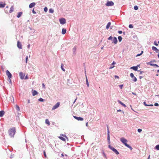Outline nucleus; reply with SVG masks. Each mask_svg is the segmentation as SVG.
<instances>
[{
    "label": "nucleus",
    "instance_id": "obj_1",
    "mask_svg": "<svg viewBox=\"0 0 159 159\" xmlns=\"http://www.w3.org/2000/svg\"><path fill=\"white\" fill-rule=\"evenodd\" d=\"M16 129L15 127H12L8 130L9 135L11 137H14L15 134L16 132Z\"/></svg>",
    "mask_w": 159,
    "mask_h": 159
},
{
    "label": "nucleus",
    "instance_id": "obj_2",
    "mask_svg": "<svg viewBox=\"0 0 159 159\" xmlns=\"http://www.w3.org/2000/svg\"><path fill=\"white\" fill-rule=\"evenodd\" d=\"M108 148L113 151L116 154L118 155L119 154V153L118 151L114 147H112L111 145H108Z\"/></svg>",
    "mask_w": 159,
    "mask_h": 159
},
{
    "label": "nucleus",
    "instance_id": "obj_3",
    "mask_svg": "<svg viewBox=\"0 0 159 159\" xmlns=\"http://www.w3.org/2000/svg\"><path fill=\"white\" fill-rule=\"evenodd\" d=\"M105 5L107 6H112L114 5V3L112 1H107Z\"/></svg>",
    "mask_w": 159,
    "mask_h": 159
},
{
    "label": "nucleus",
    "instance_id": "obj_4",
    "mask_svg": "<svg viewBox=\"0 0 159 159\" xmlns=\"http://www.w3.org/2000/svg\"><path fill=\"white\" fill-rule=\"evenodd\" d=\"M120 140L125 146L128 144L127 143V140L124 138H121L120 139Z\"/></svg>",
    "mask_w": 159,
    "mask_h": 159
},
{
    "label": "nucleus",
    "instance_id": "obj_5",
    "mask_svg": "<svg viewBox=\"0 0 159 159\" xmlns=\"http://www.w3.org/2000/svg\"><path fill=\"white\" fill-rule=\"evenodd\" d=\"M60 23L62 25H64L66 23V20L64 18H61L59 20Z\"/></svg>",
    "mask_w": 159,
    "mask_h": 159
},
{
    "label": "nucleus",
    "instance_id": "obj_6",
    "mask_svg": "<svg viewBox=\"0 0 159 159\" xmlns=\"http://www.w3.org/2000/svg\"><path fill=\"white\" fill-rule=\"evenodd\" d=\"M60 103L59 102H57L52 107V110H54L60 106Z\"/></svg>",
    "mask_w": 159,
    "mask_h": 159
},
{
    "label": "nucleus",
    "instance_id": "obj_7",
    "mask_svg": "<svg viewBox=\"0 0 159 159\" xmlns=\"http://www.w3.org/2000/svg\"><path fill=\"white\" fill-rule=\"evenodd\" d=\"M6 75L7 76L9 79H11L12 77V74L8 70H7L6 71Z\"/></svg>",
    "mask_w": 159,
    "mask_h": 159
},
{
    "label": "nucleus",
    "instance_id": "obj_8",
    "mask_svg": "<svg viewBox=\"0 0 159 159\" xmlns=\"http://www.w3.org/2000/svg\"><path fill=\"white\" fill-rule=\"evenodd\" d=\"M153 62V61H150L147 62L146 63L148 65H151V66H155L156 67H159V66L156 64H154L153 63H152Z\"/></svg>",
    "mask_w": 159,
    "mask_h": 159
},
{
    "label": "nucleus",
    "instance_id": "obj_9",
    "mask_svg": "<svg viewBox=\"0 0 159 159\" xmlns=\"http://www.w3.org/2000/svg\"><path fill=\"white\" fill-rule=\"evenodd\" d=\"M107 141L110 140V131L109 129V128L108 125H107Z\"/></svg>",
    "mask_w": 159,
    "mask_h": 159
},
{
    "label": "nucleus",
    "instance_id": "obj_10",
    "mask_svg": "<svg viewBox=\"0 0 159 159\" xmlns=\"http://www.w3.org/2000/svg\"><path fill=\"white\" fill-rule=\"evenodd\" d=\"M118 41L116 37H114L112 40V43L115 44H116L117 43Z\"/></svg>",
    "mask_w": 159,
    "mask_h": 159
},
{
    "label": "nucleus",
    "instance_id": "obj_11",
    "mask_svg": "<svg viewBox=\"0 0 159 159\" xmlns=\"http://www.w3.org/2000/svg\"><path fill=\"white\" fill-rule=\"evenodd\" d=\"M139 66V65H138L136 66H133L131 67L130 68V69H133L135 71H139V70H138V67Z\"/></svg>",
    "mask_w": 159,
    "mask_h": 159
},
{
    "label": "nucleus",
    "instance_id": "obj_12",
    "mask_svg": "<svg viewBox=\"0 0 159 159\" xmlns=\"http://www.w3.org/2000/svg\"><path fill=\"white\" fill-rule=\"evenodd\" d=\"M17 46L19 49H21L22 48L21 43L19 41L17 42Z\"/></svg>",
    "mask_w": 159,
    "mask_h": 159
},
{
    "label": "nucleus",
    "instance_id": "obj_13",
    "mask_svg": "<svg viewBox=\"0 0 159 159\" xmlns=\"http://www.w3.org/2000/svg\"><path fill=\"white\" fill-rule=\"evenodd\" d=\"M74 117L77 120H84V119L80 117H77L76 116H74Z\"/></svg>",
    "mask_w": 159,
    "mask_h": 159
},
{
    "label": "nucleus",
    "instance_id": "obj_14",
    "mask_svg": "<svg viewBox=\"0 0 159 159\" xmlns=\"http://www.w3.org/2000/svg\"><path fill=\"white\" fill-rule=\"evenodd\" d=\"M19 76H20V78L21 79H23L25 76V74H24L22 72H20L19 73Z\"/></svg>",
    "mask_w": 159,
    "mask_h": 159
},
{
    "label": "nucleus",
    "instance_id": "obj_15",
    "mask_svg": "<svg viewBox=\"0 0 159 159\" xmlns=\"http://www.w3.org/2000/svg\"><path fill=\"white\" fill-rule=\"evenodd\" d=\"M152 49L153 51H155L157 52L159 51V50L156 47L154 46H152Z\"/></svg>",
    "mask_w": 159,
    "mask_h": 159
},
{
    "label": "nucleus",
    "instance_id": "obj_16",
    "mask_svg": "<svg viewBox=\"0 0 159 159\" xmlns=\"http://www.w3.org/2000/svg\"><path fill=\"white\" fill-rule=\"evenodd\" d=\"M36 3L35 2H32L30 4L29 6V7L30 8H32L35 5Z\"/></svg>",
    "mask_w": 159,
    "mask_h": 159
},
{
    "label": "nucleus",
    "instance_id": "obj_17",
    "mask_svg": "<svg viewBox=\"0 0 159 159\" xmlns=\"http://www.w3.org/2000/svg\"><path fill=\"white\" fill-rule=\"evenodd\" d=\"M6 4L5 3H3L2 2H0V8H2L5 7Z\"/></svg>",
    "mask_w": 159,
    "mask_h": 159
},
{
    "label": "nucleus",
    "instance_id": "obj_18",
    "mask_svg": "<svg viewBox=\"0 0 159 159\" xmlns=\"http://www.w3.org/2000/svg\"><path fill=\"white\" fill-rule=\"evenodd\" d=\"M32 95L33 96H34L37 94L38 93V92L35 90H32Z\"/></svg>",
    "mask_w": 159,
    "mask_h": 159
},
{
    "label": "nucleus",
    "instance_id": "obj_19",
    "mask_svg": "<svg viewBox=\"0 0 159 159\" xmlns=\"http://www.w3.org/2000/svg\"><path fill=\"white\" fill-rule=\"evenodd\" d=\"M117 102L119 103H120V104L122 106H123L124 107H126V105L125 104H124V103H123V102H122L118 100Z\"/></svg>",
    "mask_w": 159,
    "mask_h": 159
},
{
    "label": "nucleus",
    "instance_id": "obj_20",
    "mask_svg": "<svg viewBox=\"0 0 159 159\" xmlns=\"http://www.w3.org/2000/svg\"><path fill=\"white\" fill-rule=\"evenodd\" d=\"M4 113H5V112H4V111H2V110L1 111H0V117H2L3 116V115L4 114Z\"/></svg>",
    "mask_w": 159,
    "mask_h": 159
},
{
    "label": "nucleus",
    "instance_id": "obj_21",
    "mask_svg": "<svg viewBox=\"0 0 159 159\" xmlns=\"http://www.w3.org/2000/svg\"><path fill=\"white\" fill-rule=\"evenodd\" d=\"M111 25V22H109L107 24L106 26V29H108L109 27L110 26V25Z\"/></svg>",
    "mask_w": 159,
    "mask_h": 159
},
{
    "label": "nucleus",
    "instance_id": "obj_22",
    "mask_svg": "<svg viewBox=\"0 0 159 159\" xmlns=\"http://www.w3.org/2000/svg\"><path fill=\"white\" fill-rule=\"evenodd\" d=\"M66 29H65L64 28H63L62 29V32H61L62 34H64L66 33Z\"/></svg>",
    "mask_w": 159,
    "mask_h": 159
},
{
    "label": "nucleus",
    "instance_id": "obj_23",
    "mask_svg": "<svg viewBox=\"0 0 159 159\" xmlns=\"http://www.w3.org/2000/svg\"><path fill=\"white\" fill-rule=\"evenodd\" d=\"M45 122V123L48 124V125H49L50 124L49 121L48 119H46Z\"/></svg>",
    "mask_w": 159,
    "mask_h": 159
},
{
    "label": "nucleus",
    "instance_id": "obj_24",
    "mask_svg": "<svg viewBox=\"0 0 159 159\" xmlns=\"http://www.w3.org/2000/svg\"><path fill=\"white\" fill-rule=\"evenodd\" d=\"M14 11V7L13 6H12L10 8L9 11V12L10 13H12Z\"/></svg>",
    "mask_w": 159,
    "mask_h": 159
},
{
    "label": "nucleus",
    "instance_id": "obj_25",
    "mask_svg": "<svg viewBox=\"0 0 159 159\" xmlns=\"http://www.w3.org/2000/svg\"><path fill=\"white\" fill-rule=\"evenodd\" d=\"M22 14V12H19L18 13V15L17 16V17L18 18H20L21 16V15Z\"/></svg>",
    "mask_w": 159,
    "mask_h": 159
},
{
    "label": "nucleus",
    "instance_id": "obj_26",
    "mask_svg": "<svg viewBox=\"0 0 159 159\" xmlns=\"http://www.w3.org/2000/svg\"><path fill=\"white\" fill-rule=\"evenodd\" d=\"M132 78V81L134 82H135L137 81V78L134 76V77H133Z\"/></svg>",
    "mask_w": 159,
    "mask_h": 159
},
{
    "label": "nucleus",
    "instance_id": "obj_27",
    "mask_svg": "<svg viewBox=\"0 0 159 159\" xmlns=\"http://www.w3.org/2000/svg\"><path fill=\"white\" fill-rule=\"evenodd\" d=\"M16 110L18 111H20V107H19V106L17 105H16Z\"/></svg>",
    "mask_w": 159,
    "mask_h": 159
},
{
    "label": "nucleus",
    "instance_id": "obj_28",
    "mask_svg": "<svg viewBox=\"0 0 159 159\" xmlns=\"http://www.w3.org/2000/svg\"><path fill=\"white\" fill-rule=\"evenodd\" d=\"M49 12L51 13H52L54 12V10L52 8H50L49 9Z\"/></svg>",
    "mask_w": 159,
    "mask_h": 159
},
{
    "label": "nucleus",
    "instance_id": "obj_29",
    "mask_svg": "<svg viewBox=\"0 0 159 159\" xmlns=\"http://www.w3.org/2000/svg\"><path fill=\"white\" fill-rule=\"evenodd\" d=\"M86 84L87 85V87H89V82H88V80L87 76H86Z\"/></svg>",
    "mask_w": 159,
    "mask_h": 159
},
{
    "label": "nucleus",
    "instance_id": "obj_30",
    "mask_svg": "<svg viewBox=\"0 0 159 159\" xmlns=\"http://www.w3.org/2000/svg\"><path fill=\"white\" fill-rule=\"evenodd\" d=\"M63 64H61V69L64 71H65V69L63 67Z\"/></svg>",
    "mask_w": 159,
    "mask_h": 159
},
{
    "label": "nucleus",
    "instance_id": "obj_31",
    "mask_svg": "<svg viewBox=\"0 0 159 159\" xmlns=\"http://www.w3.org/2000/svg\"><path fill=\"white\" fill-rule=\"evenodd\" d=\"M59 138L60 139H61V140L63 141H65V139L63 138V137H62V136H59Z\"/></svg>",
    "mask_w": 159,
    "mask_h": 159
},
{
    "label": "nucleus",
    "instance_id": "obj_32",
    "mask_svg": "<svg viewBox=\"0 0 159 159\" xmlns=\"http://www.w3.org/2000/svg\"><path fill=\"white\" fill-rule=\"evenodd\" d=\"M119 42H120L122 40V38L121 36H119L118 37Z\"/></svg>",
    "mask_w": 159,
    "mask_h": 159
},
{
    "label": "nucleus",
    "instance_id": "obj_33",
    "mask_svg": "<svg viewBox=\"0 0 159 159\" xmlns=\"http://www.w3.org/2000/svg\"><path fill=\"white\" fill-rule=\"evenodd\" d=\"M126 147L129 148L131 150H132L133 149V148L128 144L127 145Z\"/></svg>",
    "mask_w": 159,
    "mask_h": 159
},
{
    "label": "nucleus",
    "instance_id": "obj_34",
    "mask_svg": "<svg viewBox=\"0 0 159 159\" xmlns=\"http://www.w3.org/2000/svg\"><path fill=\"white\" fill-rule=\"evenodd\" d=\"M155 149L157 150H159V144L157 145L155 147Z\"/></svg>",
    "mask_w": 159,
    "mask_h": 159
},
{
    "label": "nucleus",
    "instance_id": "obj_35",
    "mask_svg": "<svg viewBox=\"0 0 159 159\" xmlns=\"http://www.w3.org/2000/svg\"><path fill=\"white\" fill-rule=\"evenodd\" d=\"M76 48L75 47H74V48H73V53L74 54L75 53L76 51Z\"/></svg>",
    "mask_w": 159,
    "mask_h": 159
},
{
    "label": "nucleus",
    "instance_id": "obj_36",
    "mask_svg": "<svg viewBox=\"0 0 159 159\" xmlns=\"http://www.w3.org/2000/svg\"><path fill=\"white\" fill-rule=\"evenodd\" d=\"M143 53V51H141V53H140V54H137L136 55V57H137L141 55Z\"/></svg>",
    "mask_w": 159,
    "mask_h": 159
},
{
    "label": "nucleus",
    "instance_id": "obj_37",
    "mask_svg": "<svg viewBox=\"0 0 159 159\" xmlns=\"http://www.w3.org/2000/svg\"><path fill=\"white\" fill-rule=\"evenodd\" d=\"M134 9L135 10H137L138 9V7L137 6H135L134 7Z\"/></svg>",
    "mask_w": 159,
    "mask_h": 159
},
{
    "label": "nucleus",
    "instance_id": "obj_38",
    "mask_svg": "<svg viewBox=\"0 0 159 159\" xmlns=\"http://www.w3.org/2000/svg\"><path fill=\"white\" fill-rule=\"evenodd\" d=\"M38 100L39 101V102H43L44 101V99H43L42 98H39V99H38Z\"/></svg>",
    "mask_w": 159,
    "mask_h": 159
},
{
    "label": "nucleus",
    "instance_id": "obj_39",
    "mask_svg": "<svg viewBox=\"0 0 159 159\" xmlns=\"http://www.w3.org/2000/svg\"><path fill=\"white\" fill-rule=\"evenodd\" d=\"M129 27L130 28H133V26L132 24H130L129 25Z\"/></svg>",
    "mask_w": 159,
    "mask_h": 159
},
{
    "label": "nucleus",
    "instance_id": "obj_40",
    "mask_svg": "<svg viewBox=\"0 0 159 159\" xmlns=\"http://www.w3.org/2000/svg\"><path fill=\"white\" fill-rule=\"evenodd\" d=\"M44 11L46 12L48 11V8L46 7H45L44 9Z\"/></svg>",
    "mask_w": 159,
    "mask_h": 159
},
{
    "label": "nucleus",
    "instance_id": "obj_41",
    "mask_svg": "<svg viewBox=\"0 0 159 159\" xmlns=\"http://www.w3.org/2000/svg\"><path fill=\"white\" fill-rule=\"evenodd\" d=\"M130 76L131 77V78L134 77V75L133 73H131L130 74Z\"/></svg>",
    "mask_w": 159,
    "mask_h": 159
},
{
    "label": "nucleus",
    "instance_id": "obj_42",
    "mask_svg": "<svg viewBox=\"0 0 159 159\" xmlns=\"http://www.w3.org/2000/svg\"><path fill=\"white\" fill-rule=\"evenodd\" d=\"M113 39V37L111 36H110L108 38V39L112 40Z\"/></svg>",
    "mask_w": 159,
    "mask_h": 159
},
{
    "label": "nucleus",
    "instance_id": "obj_43",
    "mask_svg": "<svg viewBox=\"0 0 159 159\" xmlns=\"http://www.w3.org/2000/svg\"><path fill=\"white\" fill-rule=\"evenodd\" d=\"M119 87L121 89H122L123 87V84H120L119 85Z\"/></svg>",
    "mask_w": 159,
    "mask_h": 159
},
{
    "label": "nucleus",
    "instance_id": "obj_44",
    "mask_svg": "<svg viewBox=\"0 0 159 159\" xmlns=\"http://www.w3.org/2000/svg\"><path fill=\"white\" fill-rule=\"evenodd\" d=\"M154 44L156 46H157L158 45V44L157 43V42L156 41H154Z\"/></svg>",
    "mask_w": 159,
    "mask_h": 159
},
{
    "label": "nucleus",
    "instance_id": "obj_45",
    "mask_svg": "<svg viewBox=\"0 0 159 159\" xmlns=\"http://www.w3.org/2000/svg\"><path fill=\"white\" fill-rule=\"evenodd\" d=\"M143 104L145 106H148V104H147L146 102H143Z\"/></svg>",
    "mask_w": 159,
    "mask_h": 159
},
{
    "label": "nucleus",
    "instance_id": "obj_46",
    "mask_svg": "<svg viewBox=\"0 0 159 159\" xmlns=\"http://www.w3.org/2000/svg\"><path fill=\"white\" fill-rule=\"evenodd\" d=\"M28 59V56H27L26 57V59H25V62L26 63H27Z\"/></svg>",
    "mask_w": 159,
    "mask_h": 159
},
{
    "label": "nucleus",
    "instance_id": "obj_47",
    "mask_svg": "<svg viewBox=\"0 0 159 159\" xmlns=\"http://www.w3.org/2000/svg\"><path fill=\"white\" fill-rule=\"evenodd\" d=\"M142 131V130L141 129H138V131L139 133L141 132Z\"/></svg>",
    "mask_w": 159,
    "mask_h": 159
},
{
    "label": "nucleus",
    "instance_id": "obj_48",
    "mask_svg": "<svg viewBox=\"0 0 159 159\" xmlns=\"http://www.w3.org/2000/svg\"><path fill=\"white\" fill-rule=\"evenodd\" d=\"M154 105L155 106L157 107L159 106V104L157 103H155Z\"/></svg>",
    "mask_w": 159,
    "mask_h": 159
},
{
    "label": "nucleus",
    "instance_id": "obj_49",
    "mask_svg": "<svg viewBox=\"0 0 159 159\" xmlns=\"http://www.w3.org/2000/svg\"><path fill=\"white\" fill-rule=\"evenodd\" d=\"M103 154L104 157L105 158H107L104 152H103Z\"/></svg>",
    "mask_w": 159,
    "mask_h": 159
},
{
    "label": "nucleus",
    "instance_id": "obj_50",
    "mask_svg": "<svg viewBox=\"0 0 159 159\" xmlns=\"http://www.w3.org/2000/svg\"><path fill=\"white\" fill-rule=\"evenodd\" d=\"M118 33L119 34H121L123 33V32H122V31L119 30V31H118Z\"/></svg>",
    "mask_w": 159,
    "mask_h": 159
},
{
    "label": "nucleus",
    "instance_id": "obj_51",
    "mask_svg": "<svg viewBox=\"0 0 159 159\" xmlns=\"http://www.w3.org/2000/svg\"><path fill=\"white\" fill-rule=\"evenodd\" d=\"M114 66H110V67H109V69H111L114 67Z\"/></svg>",
    "mask_w": 159,
    "mask_h": 159
},
{
    "label": "nucleus",
    "instance_id": "obj_52",
    "mask_svg": "<svg viewBox=\"0 0 159 159\" xmlns=\"http://www.w3.org/2000/svg\"><path fill=\"white\" fill-rule=\"evenodd\" d=\"M42 87L43 88H45V84H44V83H43L42 84Z\"/></svg>",
    "mask_w": 159,
    "mask_h": 159
},
{
    "label": "nucleus",
    "instance_id": "obj_53",
    "mask_svg": "<svg viewBox=\"0 0 159 159\" xmlns=\"http://www.w3.org/2000/svg\"><path fill=\"white\" fill-rule=\"evenodd\" d=\"M115 78H118V79H119V77L117 76V75H115Z\"/></svg>",
    "mask_w": 159,
    "mask_h": 159
},
{
    "label": "nucleus",
    "instance_id": "obj_54",
    "mask_svg": "<svg viewBox=\"0 0 159 159\" xmlns=\"http://www.w3.org/2000/svg\"><path fill=\"white\" fill-rule=\"evenodd\" d=\"M32 11L33 13H34V14H36V12L34 11V9Z\"/></svg>",
    "mask_w": 159,
    "mask_h": 159
},
{
    "label": "nucleus",
    "instance_id": "obj_55",
    "mask_svg": "<svg viewBox=\"0 0 159 159\" xmlns=\"http://www.w3.org/2000/svg\"><path fill=\"white\" fill-rule=\"evenodd\" d=\"M116 64V63L115 61H113V62H112V65L113 66V65H115Z\"/></svg>",
    "mask_w": 159,
    "mask_h": 159
},
{
    "label": "nucleus",
    "instance_id": "obj_56",
    "mask_svg": "<svg viewBox=\"0 0 159 159\" xmlns=\"http://www.w3.org/2000/svg\"><path fill=\"white\" fill-rule=\"evenodd\" d=\"M43 153H44V156L46 157V153L44 151V152H43Z\"/></svg>",
    "mask_w": 159,
    "mask_h": 159
},
{
    "label": "nucleus",
    "instance_id": "obj_57",
    "mask_svg": "<svg viewBox=\"0 0 159 159\" xmlns=\"http://www.w3.org/2000/svg\"><path fill=\"white\" fill-rule=\"evenodd\" d=\"M153 104H148V106H151L153 107Z\"/></svg>",
    "mask_w": 159,
    "mask_h": 159
},
{
    "label": "nucleus",
    "instance_id": "obj_58",
    "mask_svg": "<svg viewBox=\"0 0 159 159\" xmlns=\"http://www.w3.org/2000/svg\"><path fill=\"white\" fill-rule=\"evenodd\" d=\"M28 79V76L27 75H26L25 77V80H26V79Z\"/></svg>",
    "mask_w": 159,
    "mask_h": 159
},
{
    "label": "nucleus",
    "instance_id": "obj_59",
    "mask_svg": "<svg viewBox=\"0 0 159 159\" xmlns=\"http://www.w3.org/2000/svg\"><path fill=\"white\" fill-rule=\"evenodd\" d=\"M8 81L9 82L11 83V79H9V80H8Z\"/></svg>",
    "mask_w": 159,
    "mask_h": 159
},
{
    "label": "nucleus",
    "instance_id": "obj_60",
    "mask_svg": "<svg viewBox=\"0 0 159 159\" xmlns=\"http://www.w3.org/2000/svg\"><path fill=\"white\" fill-rule=\"evenodd\" d=\"M144 73V72L143 71H140V72L139 74H142V73Z\"/></svg>",
    "mask_w": 159,
    "mask_h": 159
},
{
    "label": "nucleus",
    "instance_id": "obj_61",
    "mask_svg": "<svg viewBox=\"0 0 159 159\" xmlns=\"http://www.w3.org/2000/svg\"><path fill=\"white\" fill-rule=\"evenodd\" d=\"M30 44H29L28 45H27V48H30Z\"/></svg>",
    "mask_w": 159,
    "mask_h": 159
},
{
    "label": "nucleus",
    "instance_id": "obj_62",
    "mask_svg": "<svg viewBox=\"0 0 159 159\" xmlns=\"http://www.w3.org/2000/svg\"><path fill=\"white\" fill-rule=\"evenodd\" d=\"M143 77L142 76H139V78L141 79L142 78H143Z\"/></svg>",
    "mask_w": 159,
    "mask_h": 159
},
{
    "label": "nucleus",
    "instance_id": "obj_63",
    "mask_svg": "<svg viewBox=\"0 0 159 159\" xmlns=\"http://www.w3.org/2000/svg\"><path fill=\"white\" fill-rule=\"evenodd\" d=\"M30 99H28V103H30Z\"/></svg>",
    "mask_w": 159,
    "mask_h": 159
},
{
    "label": "nucleus",
    "instance_id": "obj_64",
    "mask_svg": "<svg viewBox=\"0 0 159 159\" xmlns=\"http://www.w3.org/2000/svg\"><path fill=\"white\" fill-rule=\"evenodd\" d=\"M122 111L120 109H119V110H117V111Z\"/></svg>",
    "mask_w": 159,
    "mask_h": 159
}]
</instances>
